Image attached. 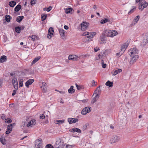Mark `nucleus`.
Wrapping results in <instances>:
<instances>
[{
	"instance_id": "obj_25",
	"label": "nucleus",
	"mask_w": 148,
	"mask_h": 148,
	"mask_svg": "<svg viewBox=\"0 0 148 148\" xmlns=\"http://www.w3.org/2000/svg\"><path fill=\"white\" fill-rule=\"evenodd\" d=\"M16 2L14 1H11L9 3V5L11 7H14L16 5Z\"/></svg>"
},
{
	"instance_id": "obj_21",
	"label": "nucleus",
	"mask_w": 148,
	"mask_h": 148,
	"mask_svg": "<svg viewBox=\"0 0 148 148\" xmlns=\"http://www.w3.org/2000/svg\"><path fill=\"white\" fill-rule=\"evenodd\" d=\"M106 51H103L101 53L99 54L98 55V57H99V58H102L103 57H105L106 56Z\"/></svg>"
},
{
	"instance_id": "obj_8",
	"label": "nucleus",
	"mask_w": 148,
	"mask_h": 148,
	"mask_svg": "<svg viewBox=\"0 0 148 148\" xmlns=\"http://www.w3.org/2000/svg\"><path fill=\"white\" fill-rule=\"evenodd\" d=\"M120 139L119 136H112L110 140V143H113L118 142Z\"/></svg>"
},
{
	"instance_id": "obj_15",
	"label": "nucleus",
	"mask_w": 148,
	"mask_h": 148,
	"mask_svg": "<svg viewBox=\"0 0 148 148\" xmlns=\"http://www.w3.org/2000/svg\"><path fill=\"white\" fill-rule=\"evenodd\" d=\"M129 43L128 42H125L121 47V51H122L123 53L127 47Z\"/></svg>"
},
{
	"instance_id": "obj_20",
	"label": "nucleus",
	"mask_w": 148,
	"mask_h": 148,
	"mask_svg": "<svg viewBox=\"0 0 148 148\" xmlns=\"http://www.w3.org/2000/svg\"><path fill=\"white\" fill-rule=\"evenodd\" d=\"M36 123V121L35 120H32L29 121L27 124V127H29L32 125H34Z\"/></svg>"
},
{
	"instance_id": "obj_55",
	"label": "nucleus",
	"mask_w": 148,
	"mask_h": 148,
	"mask_svg": "<svg viewBox=\"0 0 148 148\" xmlns=\"http://www.w3.org/2000/svg\"><path fill=\"white\" fill-rule=\"evenodd\" d=\"M94 49L95 52H96L99 50V48H97V47H96Z\"/></svg>"
},
{
	"instance_id": "obj_26",
	"label": "nucleus",
	"mask_w": 148,
	"mask_h": 148,
	"mask_svg": "<svg viewBox=\"0 0 148 148\" xmlns=\"http://www.w3.org/2000/svg\"><path fill=\"white\" fill-rule=\"evenodd\" d=\"M41 58L40 56H38L35 58L32 62V64H34L37 62Z\"/></svg>"
},
{
	"instance_id": "obj_2",
	"label": "nucleus",
	"mask_w": 148,
	"mask_h": 148,
	"mask_svg": "<svg viewBox=\"0 0 148 148\" xmlns=\"http://www.w3.org/2000/svg\"><path fill=\"white\" fill-rule=\"evenodd\" d=\"M105 33L108 37H112L118 34V33L116 31L111 30H106Z\"/></svg>"
},
{
	"instance_id": "obj_48",
	"label": "nucleus",
	"mask_w": 148,
	"mask_h": 148,
	"mask_svg": "<svg viewBox=\"0 0 148 148\" xmlns=\"http://www.w3.org/2000/svg\"><path fill=\"white\" fill-rule=\"evenodd\" d=\"M92 86H96V84H97V83H96V84L94 80H92Z\"/></svg>"
},
{
	"instance_id": "obj_17",
	"label": "nucleus",
	"mask_w": 148,
	"mask_h": 148,
	"mask_svg": "<svg viewBox=\"0 0 148 148\" xmlns=\"http://www.w3.org/2000/svg\"><path fill=\"white\" fill-rule=\"evenodd\" d=\"M140 18V16H137L134 18L133 20L131 25H134L136 24Z\"/></svg>"
},
{
	"instance_id": "obj_24",
	"label": "nucleus",
	"mask_w": 148,
	"mask_h": 148,
	"mask_svg": "<svg viewBox=\"0 0 148 148\" xmlns=\"http://www.w3.org/2000/svg\"><path fill=\"white\" fill-rule=\"evenodd\" d=\"M7 60V57L5 56H1L0 58V62L3 63L5 62Z\"/></svg>"
},
{
	"instance_id": "obj_59",
	"label": "nucleus",
	"mask_w": 148,
	"mask_h": 148,
	"mask_svg": "<svg viewBox=\"0 0 148 148\" xmlns=\"http://www.w3.org/2000/svg\"><path fill=\"white\" fill-rule=\"evenodd\" d=\"M10 131L8 130L7 131H6L5 132V133L7 134H9L11 132Z\"/></svg>"
},
{
	"instance_id": "obj_19",
	"label": "nucleus",
	"mask_w": 148,
	"mask_h": 148,
	"mask_svg": "<svg viewBox=\"0 0 148 148\" xmlns=\"http://www.w3.org/2000/svg\"><path fill=\"white\" fill-rule=\"evenodd\" d=\"M105 36H104L102 35L100 36V39L99 42L100 44H103L106 43V40L105 39Z\"/></svg>"
},
{
	"instance_id": "obj_41",
	"label": "nucleus",
	"mask_w": 148,
	"mask_h": 148,
	"mask_svg": "<svg viewBox=\"0 0 148 148\" xmlns=\"http://www.w3.org/2000/svg\"><path fill=\"white\" fill-rule=\"evenodd\" d=\"M37 147L36 148H42V143L40 142L39 143H37Z\"/></svg>"
},
{
	"instance_id": "obj_54",
	"label": "nucleus",
	"mask_w": 148,
	"mask_h": 148,
	"mask_svg": "<svg viewBox=\"0 0 148 148\" xmlns=\"http://www.w3.org/2000/svg\"><path fill=\"white\" fill-rule=\"evenodd\" d=\"M52 9V7L51 6H49V7L46 10L47 12L50 11L51 9Z\"/></svg>"
},
{
	"instance_id": "obj_63",
	"label": "nucleus",
	"mask_w": 148,
	"mask_h": 148,
	"mask_svg": "<svg viewBox=\"0 0 148 148\" xmlns=\"http://www.w3.org/2000/svg\"><path fill=\"white\" fill-rule=\"evenodd\" d=\"M58 92H59L60 93L62 94H64L65 93L63 91H58Z\"/></svg>"
},
{
	"instance_id": "obj_32",
	"label": "nucleus",
	"mask_w": 148,
	"mask_h": 148,
	"mask_svg": "<svg viewBox=\"0 0 148 148\" xmlns=\"http://www.w3.org/2000/svg\"><path fill=\"white\" fill-rule=\"evenodd\" d=\"M12 83L13 85L18 84L17 79L15 78H14L12 79Z\"/></svg>"
},
{
	"instance_id": "obj_1",
	"label": "nucleus",
	"mask_w": 148,
	"mask_h": 148,
	"mask_svg": "<svg viewBox=\"0 0 148 148\" xmlns=\"http://www.w3.org/2000/svg\"><path fill=\"white\" fill-rule=\"evenodd\" d=\"M64 146V143L63 140L60 138L57 139L54 145V147L56 148H60Z\"/></svg>"
},
{
	"instance_id": "obj_31",
	"label": "nucleus",
	"mask_w": 148,
	"mask_h": 148,
	"mask_svg": "<svg viewBox=\"0 0 148 148\" xmlns=\"http://www.w3.org/2000/svg\"><path fill=\"white\" fill-rule=\"evenodd\" d=\"M136 8V7L135 6H132V9L130 10V11H129L128 13V14H130L132 13L135 10Z\"/></svg>"
},
{
	"instance_id": "obj_30",
	"label": "nucleus",
	"mask_w": 148,
	"mask_h": 148,
	"mask_svg": "<svg viewBox=\"0 0 148 148\" xmlns=\"http://www.w3.org/2000/svg\"><path fill=\"white\" fill-rule=\"evenodd\" d=\"M24 18L23 16H18L16 17V21L18 22H20Z\"/></svg>"
},
{
	"instance_id": "obj_49",
	"label": "nucleus",
	"mask_w": 148,
	"mask_h": 148,
	"mask_svg": "<svg viewBox=\"0 0 148 148\" xmlns=\"http://www.w3.org/2000/svg\"><path fill=\"white\" fill-rule=\"evenodd\" d=\"M123 53L122 51H121V52H120L119 53H116V55L117 56H120Z\"/></svg>"
},
{
	"instance_id": "obj_39",
	"label": "nucleus",
	"mask_w": 148,
	"mask_h": 148,
	"mask_svg": "<svg viewBox=\"0 0 148 148\" xmlns=\"http://www.w3.org/2000/svg\"><path fill=\"white\" fill-rule=\"evenodd\" d=\"M64 120H56V122H57V124H62L64 123Z\"/></svg>"
},
{
	"instance_id": "obj_27",
	"label": "nucleus",
	"mask_w": 148,
	"mask_h": 148,
	"mask_svg": "<svg viewBox=\"0 0 148 148\" xmlns=\"http://www.w3.org/2000/svg\"><path fill=\"white\" fill-rule=\"evenodd\" d=\"M21 5L18 4L14 8V10L15 12L18 11L21 8Z\"/></svg>"
},
{
	"instance_id": "obj_16",
	"label": "nucleus",
	"mask_w": 148,
	"mask_h": 148,
	"mask_svg": "<svg viewBox=\"0 0 148 148\" xmlns=\"http://www.w3.org/2000/svg\"><path fill=\"white\" fill-rule=\"evenodd\" d=\"M122 71V70L120 69H116L114 71H113L111 73L113 75H115L121 72Z\"/></svg>"
},
{
	"instance_id": "obj_57",
	"label": "nucleus",
	"mask_w": 148,
	"mask_h": 148,
	"mask_svg": "<svg viewBox=\"0 0 148 148\" xmlns=\"http://www.w3.org/2000/svg\"><path fill=\"white\" fill-rule=\"evenodd\" d=\"M16 90H13V93L12 94V96H14L15 95L16 93Z\"/></svg>"
},
{
	"instance_id": "obj_6",
	"label": "nucleus",
	"mask_w": 148,
	"mask_h": 148,
	"mask_svg": "<svg viewBox=\"0 0 148 148\" xmlns=\"http://www.w3.org/2000/svg\"><path fill=\"white\" fill-rule=\"evenodd\" d=\"M91 110V108L90 107H86L84 108L81 111V113L83 115L86 114L90 112Z\"/></svg>"
},
{
	"instance_id": "obj_42",
	"label": "nucleus",
	"mask_w": 148,
	"mask_h": 148,
	"mask_svg": "<svg viewBox=\"0 0 148 148\" xmlns=\"http://www.w3.org/2000/svg\"><path fill=\"white\" fill-rule=\"evenodd\" d=\"M46 148H53L54 147L53 145L50 144H48L46 145Z\"/></svg>"
},
{
	"instance_id": "obj_35",
	"label": "nucleus",
	"mask_w": 148,
	"mask_h": 148,
	"mask_svg": "<svg viewBox=\"0 0 148 148\" xmlns=\"http://www.w3.org/2000/svg\"><path fill=\"white\" fill-rule=\"evenodd\" d=\"M42 20V21H44L46 19L47 17V15L46 14H42L41 15Z\"/></svg>"
},
{
	"instance_id": "obj_18",
	"label": "nucleus",
	"mask_w": 148,
	"mask_h": 148,
	"mask_svg": "<svg viewBox=\"0 0 148 148\" xmlns=\"http://www.w3.org/2000/svg\"><path fill=\"white\" fill-rule=\"evenodd\" d=\"M47 84L45 82H42V86H41V88H42V91L43 92H46L47 90Z\"/></svg>"
},
{
	"instance_id": "obj_58",
	"label": "nucleus",
	"mask_w": 148,
	"mask_h": 148,
	"mask_svg": "<svg viewBox=\"0 0 148 148\" xmlns=\"http://www.w3.org/2000/svg\"><path fill=\"white\" fill-rule=\"evenodd\" d=\"M41 139L40 138L39 139H37L36 140V143H37V142H39L38 143H39L40 142H41Z\"/></svg>"
},
{
	"instance_id": "obj_22",
	"label": "nucleus",
	"mask_w": 148,
	"mask_h": 148,
	"mask_svg": "<svg viewBox=\"0 0 148 148\" xmlns=\"http://www.w3.org/2000/svg\"><path fill=\"white\" fill-rule=\"evenodd\" d=\"M59 31L61 36L63 38L64 36V33L65 31L62 29H59Z\"/></svg>"
},
{
	"instance_id": "obj_50",
	"label": "nucleus",
	"mask_w": 148,
	"mask_h": 148,
	"mask_svg": "<svg viewBox=\"0 0 148 148\" xmlns=\"http://www.w3.org/2000/svg\"><path fill=\"white\" fill-rule=\"evenodd\" d=\"M1 119L3 120H6L5 116L4 114H2V115L1 116Z\"/></svg>"
},
{
	"instance_id": "obj_38",
	"label": "nucleus",
	"mask_w": 148,
	"mask_h": 148,
	"mask_svg": "<svg viewBox=\"0 0 148 148\" xmlns=\"http://www.w3.org/2000/svg\"><path fill=\"white\" fill-rule=\"evenodd\" d=\"M37 38V37L35 35H32L31 36H29V38H31L32 40L33 41H35V39Z\"/></svg>"
},
{
	"instance_id": "obj_52",
	"label": "nucleus",
	"mask_w": 148,
	"mask_h": 148,
	"mask_svg": "<svg viewBox=\"0 0 148 148\" xmlns=\"http://www.w3.org/2000/svg\"><path fill=\"white\" fill-rule=\"evenodd\" d=\"M14 86L15 89V90H17L18 89V84H14L13 85Z\"/></svg>"
},
{
	"instance_id": "obj_11",
	"label": "nucleus",
	"mask_w": 148,
	"mask_h": 148,
	"mask_svg": "<svg viewBox=\"0 0 148 148\" xmlns=\"http://www.w3.org/2000/svg\"><path fill=\"white\" fill-rule=\"evenodd\" d=\"M96 33L95 32H92L90 33L89 35L86 37H85V38L86 39V40H84L85 42H86L88 41L87 39V38L90 39L93 38L94 36L96 35Z\"/></svg>"
},
{
	"instance_id": "obj_5",
	"label": "nucleus",
	"mask_w": 148,
	"mask_h": 148,
	"mask_svg": "<svg viewBox=\"0 0 148 148\" xmlns=\"http://www.w3.org/2000/svg\"><path fill=\"white\" fill-rule=\"evenodd\" d=\"M139 4L140 5L138 8L139 10H142L145 8H146L148 5L147 3L144 0H141Z\"/></svg>"
},
{
	"instance_id": "obj_9",
	"label": "nucleus",
	"mask_w": 148,
	"mask_h": 148,
	"mask_svg": "<svg viewBox=\"0 0 148 148\" xmlns=\"http://www.w3.org/2000/svg\"><path fill=\"white\" fill-rule=\"evenodd\" d=\"M89 23L85 22H84L81 24V29L82 30H85L88 28Z\"/></svg>"
},
{
	"instance_id": "obj_29",
	"label": "nucleus",
	"mask_w": 148,
	"mask_h": 148,
	"mask_svg": "<svg viewBox=\"0 0 148 148\" xmlns=\"http://www.w3.org/2000/svg\"><path fill=\"white\" fill-rule=\"evenodd\" d=\"M113 83L112 82H111L108 81L106 83V85L109 86V87H112L113 86Z\"/></svg>"
},
{
	"instance_id": "obj_46",
	"label": "nucleus",
	"mask_w": 148,
	"mask_h": 148,
	"mask_svg": "<svg viewBox=\"0 0 148 148\" xmlns=\"http://www.w3.org/2000/svg\"><path fill=\"white\" fill-rule=\"evenodd\" d=\"M37 1L36 0H31V4L32 5H33L36 3Z\"/></svg>"
},
{
	"instance_id": "obj_40",
	"label": "nucleus",
	"mask_w": 148,
	"mask_h": 148,
	"mask_svg": "<svg viewBox=\"0 0 148 148\" xmlns=\"http://www.w3.org/2000/svg\"><path fill=\"white\" fill-rule=\"evenodd\" d=\"M72 11V9L71 8H69L67 9L65 11V12L66 14L69 13H71V12Z\"/></svg>"
},
{
	"instance_id": "obj_3",
	"label": "nucleus",
	"mask_w": 148,
	"mask_h": 148,
	"mask_svg": "<svg viewBox=\"0 0 148 148\" xmlns=\"http://www.w3.org/2000/svg\"><path fill=\"white\" fill-rule=\"evenodd\" d=\"M148 42V32L143 36V39L141 42V45L144 47Z\"/></svg>"
},
{
	"instance_id": "obj_13",
	"label": "nucleus",
	"mask_w": 148,
	"mask_h": 148,
	"mask_svg": "<svg viewBox=\"0 0 148 148\" xmlns=\"http://www.w3.org/2000/svg\"><path fill=\"white\" fill-rule=\"evenodd\" d=\"M34 80L33 79H29L25 83V86L27 88H29V85L32 84L34 82Z\"/></svg>"
},
{
	"instance_id": "obj_44",
	"label": "nucleus",
	"mask_w": 148,
	"mask_h": 148,
	"mask_svg": "<svg viewBox=\"0 0 148 148\" xmlns=\"http://www.w3.org/2000/svg\"><path fill=\"white\" fill-rule=\"evenodd\" d=\"M53 34V33H51V32H48L47 35V38H48L49 39H50L51 37V36Z\"/></svg>"
},
{
	"instance_id": "obj_47",
	"label": "nucleus",
	"mask_w": 148,
	"mask_h": 148,
	"mask_svg": "<svg viewBox=\"0 0 148 148\" xmlns=\"http://www.w3.org/2000/svg\"><path fill=\"white\" fill-rule=\"evenodd\" d=\"M48 32L53 33L54 32L53 29L52 27H50L48 30Z\"/></svg>"
},
{
	"instance_id": "obj_7",
	"label": "nucleus",
	"mask_w": 148,
	"mask_h": 148,
	"mask_svg": "<svg viewBox=\"0 0 148 148\" xmlns=\"http://www.w3.org/2000/svg\"><path fill=\"white\" fill-rule=\"evenodd\" d=\"M138 50L135 47L132 48L130 51V56H134L135 55H137L138 53Z\"/></svg>"
},
{
	"instance_id": "obj_12",
	"label": "nucleus",
	"mask_w": 148,
	"mask_h": 148,
	"mask_svg": "<svg viewBox=\"0 0 148 148\" xmlns=\"http://www.w3.org/2000/svg\"><path fill=\"white\" fill-rule=\"evenodd\" d=\"M78 121V119L77 118H69L68 119V121L70 124L75 123Z\"/></svg>"
},
{
	"instance_id": "obj_62",
	"label": "nucleus",
	"mask_w": 148,
	"mask_h": 148,
	"mask_svg": "<svg viewBox=\"0 0 148 148\" xmlns=\"http://www.w3.org/2000/svg\"><path fill=\"white\" fill-rule=\"evenodd\" d=\"M64 28L66 29V30H67L68 29H69V27L68 26L66 25H65L64 26Z\"/></svg>"
},
{
	"instance_id": "obj_10",
	"label": "nucleus",
	"mask_w": 148,
	"mask_h": 148,
	"mask_svg": "<svg viewBox=\"0 0 148 148\" xmlns=\"http://www.w3.org/2000/svg\"><path fill=\"white\" fill-rule=\"evenodd\" d=\"M79 58L76 55H71L69 56L68 59L71 60H77Z\"/></svg>"
},
{
	"instance_id": "obj_56",
	"label": "nucleus",
	"mask_w": 148,
	"mask_h": 148,
	"mask_svg": "<svg viewBox=\"0 0 148 148\" xmlns=\"http://www.w3.org/2000/svg\"><path fill=\"white\" fill-rule=\"evenodd\" d=\"M23 81H20L19 82V87H21L23 86Z\"/></svg>"
},
{
	"instance_id": "obj_53",
	"label": "nucleus",
	"mask_w": 148,
	"mask_h": 148,
	"mask_svg": "<svg viewBox=\"0 0 148 148\" xmlns=\"http://www.w3.org/2000/svg\"><path fill=\"white\" fill-rule=\"evenodd\" d=\"M45 118V116L44 114H41L40 116V118L41 119H43Z\"/></svg>"
},
{
	"instance_id": "obj_33",
	"label": "nucleus",
	"mask_w": 148,
	"mask_h": 148,
	"mask_svg": "<svg viewBox=\"0 0 148 148\" xmlns=\"http://www.w3.org/2000/svg\"><path fill=\"white\" fill-rule=\"evenodd\" d=\"M5 19L7 22H9L10 21V16L9 15H6L5 16Z\"/></svg>"
},
{
	"instance_id": "obj_34",
	"label": "nucleus",
	"mask_w": 148,
	"mask_h": 148,
	"mask_svg": "<svg viewBox=\"0 0 148 148\" xmlns=\"http://www.w3.org/2000/svg\"><path fill=\"white\" fill-rule=\"evenodd\" d=\"M21 27H16L15 28V31L18 33H20L21 32Z\"/></svg>"
},
{
	"instance_id": "obj_37",
	"label": "nucleus",
	"mask_w": 148,
	"mask_h": 148,
	"mask_svg": "<svg viewBox=\"0 0 148 148\" xmlns=\"http://www.w3.org/2000/svg\"><path fill=\"white\" fill-rule=\"evenodd\" d=\"M5 139L3 137H1L0 139V141L1 143L3 144L4 145L5 144L4 140Z\"/></svg>"
},
{
	"instance_id": "obj_60",
	"label": "nucleus",
	"mask_w": 148,
	"mask_h": 148,
	"mask_svg": "<svg viewBox=\"0 0 148 148\" xmlns=\"http://www.w3.org/2000/svg\"><path fill=\"white\" fill-rule=\"evenodd\" d=\"M100 86H99L96 89V91L97 90L98 92H100L101 91L100 89Z\"/></svg>"
},
{
	"instance_id": "obj_36",
	"label": "nucleus",
	"mask_w": 148,
	"mask_h": 148,
	"mask_svg": "<svg viewBox=\"0 0 148 148\" xmlns=\"http://www.w3.org/2000/svg\"><path fill=\"white\" fill-rule=\"evenodd\" d=\"M12 124H10V125H8L7 127L8 130L12 131Z\"/></svg>"
},
{
	"instance_id": "obj_45",
	"label": "nucleus",
	"mask_w": 148,
	"mask_h": 148,
	"mask_svg": "<svg viewBox=\"0 0 148 148\" xmlns=\"http://www.w3.org/2000/svg\"><path fill=\"white\" fill-rule=\"evenodd\" d=\"M6 121H5V122L9 123H11L12 122V120L9 118H7V119H6Z\"/></svg>"
},
{
	"instance_id": "obj_4",
	"label": "nucleus",
	"mask_w": 148,
	"mask_h": 148,
	"mask_svg": "<svg viewBox=\"0 0 148 148\" xmlns=\"http://www.w3.org/2000/svg\"><path fill=\"white\" fill-rule=\"evenodd\" d=\"M130 56L132 57V58L130 62V65L129 66H131L133 65L139 58V56L138 55H135L134 56Z\"/></svg>"
},
{
	"instance_id": "obj_43",
	"label": "nucleus",
	"mask_w": 148,
	"mask_h": 148,
	"mask_svg": "<svg viewBox=\"0 0 148 148\" xmlns=\"http://www.w3.org/2000/svg\"><path fill=\"white\" fill-rule=\"evenodd\" d=\"M101 62L102 64V67L103 68H106V64H104L103 63V60H101Z\"/></svg>"
},
{
	"instance_id": "obj_64",
	"label": "nucleus",
	"mask_w": 148,
	"mask_h": 148,
	"mask_svg": "<svg viewBox=\"0 0 148 148\" xmlns=\"http://www.w3.org/2000/svg\"><path fill=\"white\" fill-rule=\"evenodd\" d=\"M78 90H79L81 88V87L80 86H79L77 88Z\"/></svg>"
},
{
	"instance_id": "obj_23",
	"label": "nucleus",
	"mask_w": 148,
	"mask_h": 148,
	"mask_svg": "<svg viewBox=\"0 0 148 148\" xmlns=\"http://www.w3.org/2000/svg\"><path fill=\"white\" fill-rule=\"evenodd\" d=\"M99 97V95L98 94L96 95L95 96L93 99L91 101L92 103H94L95 102Z\"/></svg>"
},
{
	"instance_id": "obj_51",
	"label": "nucleus",
	"mask_w": 148,
	"mask_h": 148,
	"mask_svg": "<svg viewBox=\"0 0 148 148\" xmlns=\"http://www.w3.org/2000/svg\"><path fill=\"white\" fill-rule=\"evenodd\" d=\"M90 33L88 32H85L83 34V36H88L89 35Z\"/></svg>"
},
{
	"instance_id": "obj_28",
	"label": "nucleus",
	"mask_w": 148,
	"mask_h": 148,
	"mask_svg": "<svg viewBox=\"0 0 148 148\" xmlns=\"http://www.w3.org/2000/svg\"><path fill=\"white\" fill-rule=\"evenodd\" d=\"M73 86H71L70 88L68 90V91L70 93H73L75 92V90L73 89Z\"/></svg>"
},
{
	"instance_id": "obj_14",
	"label": "nucleus",
	"mask_w": 148,
	"mask_h": 148,
	"mask_svg": "<svg viewBox=\"0 0 148 148\" xmlns=\"http://www.w3.org/2000/svg\"><path fill=\"white\" fill-rule=\"evenodd\" d=\"M69 131L70 132L73 133L75 132H77L78 133H81V130L79 128L76 127H74L73 128L69 130Z\"/></svg>"
},
{
	"instance_id": "obj_61",
	"label": "nucleus",
	"mask_w": 148,
	"mask_h": 148,
	"mask_svg": "<svg viewBox=\"0 0 148 148\" xmlns=\"http://www.w3.org/2000/svg\"><path fill=\"white\" fill-rule=\"evenodd\" d=\"M106 23V21L104 20H102L101 21V23L102 24H103Z\"/></svg>"
}]
</instances>
